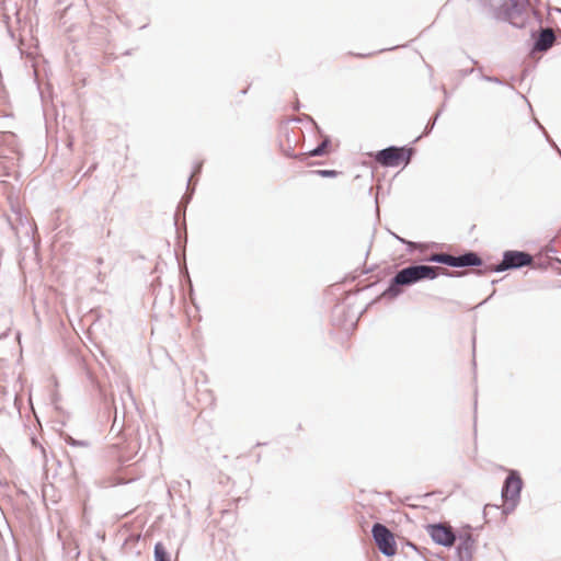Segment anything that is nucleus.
Segmentation results:
<instances>
[{"instance_id":"7ed1b4c3","label":"nucleus","mask_w":561,"mask_h":561,"mask_svg":"<svg viewBox=\"0 0 561 561\" xmlns=\"http://www.w3.org/2000/svg\"><path fill=\"white\" fill-rule=\"evenodd\" d=\"M534 263V256L526 251L506 250L502 254V260L495 265H490L478 274L502 273L505 271L519 270Z\"/></svg>"},{"instance_id":"58836bf2","label":"nucleus","mask_w":561,"mask_h":561,"mask_svg":"<svg viewBox=\"0 0 561 561\" xmlns=\"http://www.w3.org/2000/svg\"><path fill=\"white\" fill-rule=\"evenodd\" d=\"M558 11L561 13V10H560V9H559Z\"/></svg>"},{"instance_id":"f257e3e1","label":"nucleus","mask_w":561,"mask_h":561,"mask_svg":"<svg viewBox=\"0 0 561 561\" xmlns=\"http://www.w3.org/2000/svg\"><path fill=\"white\" fill-rule=\"evenodd\" d=\"M439 275L446 277H460V272H454L425 264H411L399 270L389 280L388 287L382 291L385 298H397L403 293V287L412 286L422 280H433Z\"/></svg>"},{"instance_id":"aec40b11","label":"nucleus","mask_w":561,"mask_h":561,"mask_svg":"<svg viewBox=\"0 0 561 561\" xmlns=\"http://www.w3.org/2000/svg\"><path fill=\"white\" fill-rule=\"evenodd\" d=\"M393 236L396 237V239H397V240H399L400 242H402V243L407 244V250H408L409 252H412L415 248H420V249H422V250H423V248H424V245H423V244H421V243H415V242H413V241L405 240V239H403V238H400V237H399V236H397V234H393Z\"/></svg>"},{"instance_id":"9d476101","label":"nucleus","mask_w":561,"mask_h":561,"mask_svg":"<svg viewBox=\"0 0 561 561\" xmlns=\"http://www.w3.org/2000/svg\"><path fill=\"white\" fill-rule=\"evenodd\" d=\"M530 36L534 39L533 47L530 51L533 54L535 53H546L549 50L554 42H556V35L551 28H542L540 27L539 31L531 30Z\"/></svg>"},{"instance_id":"bb28decb","label":"nucleus","mask_w":561,"mask_h":561,"mask_svg":"<svg viewBox=\"0 0 561 561\" xmlns=\"http://www.w3.org/2000/svg\"><path fill=\"white\" fill-rule=\"evenodd\" d=\"M32 443H33L34 446H38L39 447L43 456L45 457L46 456L45 448L41 444H38L35 438H32Z\"/></svg>"},{"instance_id":"4c0bfd02","label":"nucleus","mask_w":561,"mask_h":561,"mask_svg":"<svg viewBox=\"0 0 561 561\" xmlns=\"http://www.w3.org/2000/svg\"><path fill=\"white\" fill-rule=\"evenodd\" d=\"M409 546H411L413 549H416L415 545L413 543H409Z\"/></svg>"},{"instance_id":"423d86ee","label":"nucleus","mask_w":561,"mask_h":561,"mask_svg":"<svg viewBox=\"0 0 561 561\" xmlns=\"http://www.w3.org/2000/svg\"><path fill=\"white\" fill-rule=\"evenodd\" d=\"M425 529L434 543L445 548H451L455 545L459 533L449 524L442 522L427 524Z\"/></svg>"},{"instance_id":"dca6fc26","label":"nucleus","mask_w":561,"mask_h":561,"mask_svg":"<svg viewBox=\"0 0 561 561\" xmlns=\"http://www.w3.org/2000/svg\"><path fill=\"white\" fill-rule=\"evenodd\" d=\"M425 262L431 263H438L446 266L453 267L454 265V255L446 253V252H439V253H432L424 259Z\"/></svg>"},{"instance_id":"cd10ccee","label":"nucleus","mask_w":561,"mask_h":561,"mask_svg":"<svg viewBox=\"0 0 561 561\" xmlns=\"http://www.w3.org/2000/svg\"><path fill=\"white\" fill-rule=\"evenodd\" d=\"M541 252H543V254L554 253L556 249L553 247H546Z\"/></svg>"},{"instance_id":"6e6552de","label":"nucleus","mask_w":561,"mask_h":561,"mask_svg":"<svg viewBox=\"0 0 561 561\" xmlns=\"http://www.w3.org/2000/svg\"><path fill=\"white\" fill-rule=\"evenodd\" d=\"M459 541L455 550L456 561H473L476 553V538L470 531H459L457 535Z\"/></svg>"},{"instance_id":"f704fd0d","label":"nucleus","mask_w":561,"mask_h":561,"mask_svg":"<svg viewBox=\"0 0 561 561\" xmlns=\"http://www.w3.org/2000/svg\"><path fill=\"white\" fill-rule=\"evenodd\" d=\"M470 60H471V62H472V64H474V65H477V64H478V61H477V60H474L473 58H470Z\"/></svg>"},{"instance_id":"c756f323","label":"nucleus","mask_w":561,"mask_h":561,"mask_svg":"<svg viewBox=\"0 0 561 561\" xmlns=\"http://www.w3.org/2000/svg\"><path fill=\"white\" fill-rule=\"evenodd\" d=\"M11 228L14 230L15 236L19 237L20 230L18 227H14L12 224H10Z\"/></svg>"},{"instance_id":"412c9836","label":"nucleus","mask_w":561,"mask_h":561,"mask_svg":"<svg viewBox=\"0 0 561 561\" xmlns=\"http://www.w3.org/2000/svg\"><path fill=\"white\" fill-rule=\"evenodd\" d=\"M20 226L24 229V233L28 237L33 232L32 226L28 224L27 218L19 215Z\"/></svg>"},{"instance_id":"393cba45","label":"nucleus","mask_w":561,"mask_h":561,"mask_svg":"<svg viewBox=\"0 0 561 561\" xmlns=\"http://www.w3.org/2000/svg\"><path fill=\"white\" fill-rule=\"evenodd\" d=\"M531 14L534 16V19H536V21L538 23H541V14L539 11L535 10V9H531Z\"/></svg>"},{"instance_id":"4be33fe9","label":"nucleus","mask_w":561,"mask_h":561,"mask_svg":"<svg viewBox=\"0 0 561 561\" xmlns=\"http://www.w3.org/2000/svg\"><path fill=\"white\" fill-rule=\"evenodd\" d=\"M504 502H505V505L503 506V511H502V513L504 515H508L512 512H514L517 504L519 503V501H504Z\"/></svg>"},{"instance_id":"5701e85b","label":"nucleus","mask_w":561,"mask_h":561,"mask_svg":"<svg viewBox=\"0 0 561 561\" xmlns=\"http://www.w3.org/2000/svg\"><path fill=\"white\" fill-rule=\"evenodd\" d=\"M538 126L540 129L543 130V134H545V137L547 139V141L549 142V145L560 154L561 157V150L560 148L557 146V144L552 140V138L549 136V134L545 130V128L538 123Z\"/></svg>"},{"instance_id":"2f4dec72","label":"nucleus","mask_w":561,"mask_h":561,"mask_svg":"<svg viewBox=\"0 0 561 561\" xmlns=\"http://www.w3.org/2000/svg\"><path fill=\"white\" fill-rule=\"evenodd\" d=\"M95 168H96V165H95V164L91 165V167L89 168V170H88V172H87V173L92 172L93 170H95Z\"/></svg>"},{"instance_id":"f03ea898","label":"nucleus","mask_w":561,"mask_h":561,"mask_svg":"<svg viewBox=\"0 0 561 561\" xmlns=\"http://www.w3.org/2000/svg\"><path fill=\"white\" fill-rule=\"evenodd\" d=\"M495 20L508 22L516 28H524L530 20L529 0H479Z\"/></svg>"},{"instance_id":"0eeeda50","label":"nucleus","mask_w":561,"mask_h":561,"mask_svg":"<svg viewBox=\"0 0 561 561\" xmlns=\"http://www.w3.org/2000/svg\"><path fill=\"white\" fill-rule=\"evenodd\" d=\"M61 437L67 445L82 449V451L68 454L73 470L76 471V466L84 467V460L90 458L92 454L91 443L85 439H76L69 434H62Z\"/></svg>"},{"instance_id":"39448f33","label":"nucleus","mask_w":561,"mask_h":561,"mask_svg":"<svg viewBox=\"0 0 561 561\" xmlns=\"http://www.w3.org/2000/svg\"><path fill=\"white\" fill-rule=\"evenodd\" d=\"M371 536L378 550L386 557L397 554V542L393 533L383 524L375 523L371 527Z\"/></svg>"},{"instance_id":"2eb2a0df","label":"nucleus","mask_w":561,"mask_h":561,"mask_svg":"<svg viewBox=\"0 0 561 561\" xmlns=\"http://www.w3.org/2000/svg\"><path fill=\"white\" fill-rule=\"evenodd\" d=\"M202 168H203V162H197L194 165V170H193V172H192V174H191V176L188 178V181H187L186 193L182 197V199H181V202H180V204L178 206V210L181 207H183V209L185 210L187 204L191 202L193 193H194V190H195V187L192 185V179H193V176H196V175H198L202 172Z\"/></svg>"},{"instance_id":"e433bc0d","label":"nucleus","mask_w":561,"mask_h":561,"mask_svg":"<svg viewBox=\"0 0 561 561\" xmlns=\"http://www.w3.org/2000/svg\"><path fill=\"white\" fill-rule=\"evenodd\" d=\"M444 90V93H445V98H447V90L445 88H443Z\"/></svg>"},{"instance_id":"a878e982","label":"nucleus","mask_w":561,"mask_h":561,"mask_svg":"<svg viewBox=\"0 0 561 561\" xmlns=\"http://www.w3.org/2000/svg\"><path fill=\"white\" fill-rule=\"evenodd\" d=\"M474 71H476L474 68L463 69V70H461V76L467 77V76L473 73Z\"/></svg>"},{"instance_id":"6ab92c4d","label":"nucleus","mask_w":561,"mask_h":561,"mask_svg":"<svg viewBox=\"0 0 561 561\" xmlns=\"http://www.w3.org/2000/svg\"><path fill=\"white\" fill-rule=\"evenodd\" d=\"M311 173L321 178H336L340 174L339 171L329 169L313 170Z\"/></svg>"},{"instance_id":"72a5a7b5","label":"nucleus","mask_w":561,"mask_h":561,"mask_svg":"<svg viewBox=\"0 0 561 561\" xmlns=\"http://www.w3.org/2000/svg\"><path fill=\"white\" fill-rule=\"evenodd\" d=\"M175 221H174V225L176 226L178 225V213L175 214Z\"/></svg>"},{"instance_id":"ea45409f","label":"nucleus","mask_w":561,"mask_h":561,"mask_svg":"<svg viewBox=\"0 0 561 561\" xmlns=\"http://www.w3.org/2000/svg\"><path fill=\"white\" fill-rule=\"evenodd\" d=\"M0 411H2V408H0Z\"/></svg>"},{"instance_id":"f8f14e48","label":"nucleus","mask_w":561,"mask_h":561,"mask_svg":"<svg viewBox=\"0 0 561 561\" xmlns=\"http://www.w3.org/2000/svg\"><path fill=\"white\" fill-rule=\"evenodd\" d=\"M121 400L122 410H119L116 400L114 398L112 399L113 421L111 426V433L115 434L116 436H118L123 432L125 423V401L123 397L121 398Z\"/></svg>"},{"instance_id":"473e14b6","label":"nucleus","mask_w":561,"mask_h":561,"mask_svg":"<svg viewBox=\"0 0 561 561\" xmlns=\"http://www.w3.org/2000/svg\"><path fill=\"white\" fill-rule=\"evenodd\" d=\"M477 405H478V402H477V399L474 400V413L477 412Z\"/></svg>"},{"instance_id":"c9c22d12","label":"nucleus","mask_w":561,"mask_h":561,"mask_svg":"<svg viewBox=\"0 0 561 561\" xmlns=\"http://www.w3.org/2000/svg\"><path fill=\"white\" fill-rule=\"evenodd\" d=\"M476 70L478 71V73H481L482 68H481V67H478Z\"/></svg>"},{"instance_id":"ddd939ff","label":"nucleus","mask_w":561,"mask_h":561,"mask_svg":"<svg viewBox=\"0 0 561 561\" xmlns=\"http://www.w3.org/2000/svg\"><path fill=\"white\" fill-rule=\"evenodd\" d=\"M559 266H561L560 259L551 256L550 254H543V252H539L536 256H534V263L529 264V267L542 271H546L549 267L557 270Z\"/></svg>"},{"instance_id":"7c9ffc66","label":"nucleus","mask_w":561,"mask_h":561,"mask_svg":"<svg viewBox=\"0 0 561 561\" xmlns=\"http://www.w3.org/2000/svg\"><path fill=\"white\" fill-rule=\"evenodd\" d=\"M126 396L133 401V396H131V391L129 389H127L126 391Z\"/></svg>"},{"instance_id":"b1692460","label":"nucleus","mask_w":561,"mask_h":561,"mask_svg":"<svg viewBox=\"0 0 561 561\" xmlns=\"http://www.w3.org/2000/svg\"><path fill=\"white\" fill-rule=\"evenodd\" d=\"M480 78L482 80H484V81H488V82H493V83L502 84L501 79L497 78V77H491V76H486V75H481Z\"/></svg>"},{"instance_id":"1a4fd4ad","label":"nucleus","mask_w":561,"mask_h":561,"mask_svg":"<svg viewBox=\"0 0 561 561\" xmlns=\"http://www.w3.org/2000/svg\"><path fill=\"white\" fill-rule=\"evenodd\" d=\"M523 490V480L517 470H510L507 477L505 478L502 490L501 497L503 501H519L520 492Z\"/></svg>"},{"instance_id":"f3484780","label":"nucleus","mask_w":561,"mask_h":561,"mask_svg":"<svg viewBox=\"0 0 561 561\" xmlns=\"http://www.w3.org/2000/svg\"><path fill=\"white\" fill-rule=\"evenodd\" d=\"M154 561H171L170 553L162 542H157L153 548Z\"/></svg>"},{"instance_id":"20e7f679","label":"nucleus","mask_w":561,"mask_h":561,"mask_svg":"<svg viewBox=\"0 0 561 561\" xmlns=\"http://www.w3.org/2000/svg\"><path fill=\"white\" fill-rule=\"evenodd\" d=\"M414 153L415 149L412 147L389 146L378 150L374 158L375 161L378 162L381 167L396 168L400 164H409Z\"/></svg>"},{"instance_id":"9b49d317","label":"nucleus","mask_w":561,"mask_h":561,"mask_svg":"<svg viewBox=\"0 0 561 561\" xmlns=\"http://www.w3.org/2000/svg\"><path fill=\"white\" fill-rule=\"evenodd\" d=\"M483 264L482 257L474 251L468 250L459 255H454L453 267H480Z\"/></svg>"},{"instance_id":"c85d7f7f","label":"nucleus","mask_w":561,"mask_h":561,"mask_svg":"<svg viewBox=\"0 0 561 561\" xmlns=\"http://www.w3.org/2000/svg\"><path fill=\"white\" fill-rule=\"evenodd\" d=\"M10 329L9 328H5L1 333H0V340L8 336V333H9Z\"/></svg>"},{"instance_id":"a211bd4d","label":"nucleus","mask_w":561,"mask_h":561,"mask_svg":"<svg viewBox=\"0 0 561 561\" xmlns=\"http://www.w3.org/2000/svg\"><path fill=\"white\" fill-rule=\"evenodd\" d=\"M444 107V105L442 106ZM442 111L443 108H439L436 114L434 115V117L432 119L428 121L427 125L425 126V129L423 131V134L421 136H419L414 141H417L422 136H427L434 128L435 124H436V121L437 118L440 116L442 114Z\"/></svg>"},{"instance_id":"4468645a","label":"nucleus","mask_w":561,"mask_h":561,"mask_svg":"<svg viewBox=\"0 0 561 561\" xmlns=\"http://www.w3.org/2000/svg\"><path fill=\"white\" fill-rule=\"evenodd\" d=\"M330 147H331V139L329 136H324L323 139L321 140V142L313 149L309 150L306 153L294 154L291 157L295 159H298L300 161H304L307 157H322L329 152Z\"/></svg>"}]
</instances>
